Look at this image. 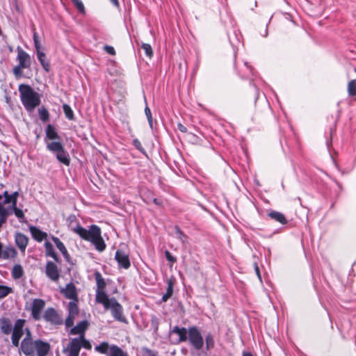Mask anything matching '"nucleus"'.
<instances>
[{
	"label": "nucleus",
	"mask_w": 356,
	"mask_h": 356,
	"mask_svg": "<svg viewBox=\"0 0 356 356\" xmlns=\"http://www.w3.org/2000/svg\"><path fill=\"white\" fill-rule=\"evenodd\" d=\"M60 140L56 129L51 124H48L45 129L44 138L47 149L55 154L59 162L68 166L70 163V156Z\"/></svg>",
	"instance_id": "1"
},
{
	"label": "nucleus",
	"mask_w": 356,
	"mask_h": 356,
	"mask_svg": "<svg viewBox=\"0 0 356 356\" xmlns=\"http://www.w3.org/2000/svg\"><path fill=\"white\" fill-rule=\"evenodd\" d=\"M74 231L81 238L91 242L98 251L102 252L105 250L106 244L102 237L101 229L97 225H92L88 229L77 226Z\"/></svg>",
	"instance_id": "2"
},
{
	"label": "nucleus",
	"mask_w": 356,
	"mask_h": 356,
	"mask_svg": "<svg viewBox=\"0 0 356 356\" xmlns=\"http://www.w3.org/2000/svg\"><path fill=\"white\" fill-rule=\"evenodd\" d=\"M20 99L28 111H32L40 104V96L31 86L21 84L19 86Z\"/></svg>",
	"instance_id": "3"
},
{
	"label": "nucleus",
	"mask_w": 356,
	"mask_h": 356,
	"mask_svg": "<svg viewBox=\"0 0 356 356\" xmlns=\"http://www.w3.org/2000/svg\"><path fill=\"white\" fill-rule=\"evenodd\" d=\"M102 304L105 309H109L113 317L118 321L126 322V318L123 315V309L122 305L114 298L108 297L104 299V302H99Z\"/></svg>",
	"instance_id": "4"
},
{
	"label": "nucleus",
	"mask_w": 356,
	"mask_h": 356,
	"mask_svg": "<svg viewBox=\"0 0 356 356\" xmlns=\"http://www.w3.org/2000/svg\"><path fill=\"white\" fill-rule=\"evenodd\" d=\"M95 350L101 354H106L108 356H127L120 348L115 345H110L106 341L96 346Z\"/></svg>",
	"instance_id": "5"
},
{
	"label": "nucleus",
	"mask_w": 356,
	"mask_h": 356,
	"mask_svg": "<svg viewBox=\"0 0 356 356\" xmlns=\"http://www.w3.org/2000/svg\"><path fill=\"white\" fill-rule=\"evenodd\" d=\"M188 339L195 349L200 350L203 347L204 339L197 327L195 326L189 327Z\"/></svg>",
	"instance_id": "6"
},
{
	"label": "nucleus",
	"mask_w": 356,
	"mask_h": 356,
	"mask_svg": "<svg viewBox=\"0 0 356 356\" xmlns=\"http://www.w3.org/2000/svg\"><path fill=\"white\" fill-rule=\"evenodd\" d=\"M95 280L97 283L96 296L95 299L97 302H104V299L108 298L106 294L104 289L106 287V282L102 275L99 272H96L95 274Z\"/></svg>",
	"instance_id": "7"
},
{
	"label": "nucleus",
	"mask_w": 356,
	"mask_h": 356,
	"mask_svg": "<svg viewBox=\"0 0 356 356\" xmlns=\"http://www.w3.org/2000/svg\"><path fill=\"white\" fill-rule=\"evenodd\" d=\"M188 330L185 327L175 326L170 332L171 340L173 343L178 344L186 341L188 339Z\"/></svg>",
	"instance_id": "8"
},
{
	"label": "nucleus",
	"mask_w": 356,
	"mask_h": 356,
	"mask_svg": "<svg viewBox=\"0 0 356 356\" xmlns=\"http://www.w3.org/2000/svg\"><path fill=\"white\" fill-rule=\"evenodd\" d=\"M21 350L26 356H34V341L31 339V332L29 330H27L26 337L21 343Z\"/></svg>",
	"instance_id": "9"
},
{
	"label": "nucleus",
	"mask_w": 356,
	"mask_h": 356,
	"mask_svg": "<svg viewBox=\"0 0 356 356\" xmlns=\"http://www.w3.org/2000/svg\"><path fill=\"white\" fill-rule=\"evenodd\" d=\"M78 300H72L67 306L68 316L65 320L66 327H72L74 324L75 316L79 314V308L77 305Z\"/></svg>",
	"instance_id": "10"
},
{
	"label": "nucleus",
	"mask_w": 356,
	"mask_h": 356,
	"mask_svg": "<svg viewBox=\"0 0 356 356\" xmlns=\"http://www.w3.org/2000/svg\"><path fill=\"white\" fill-rule=\"evenodd\" d=\"M45 307V302L40 298L33 300L31 305V315L33 319L38 321L41 318V313Z\"/></svg>",
	"instance_id": "11"
},
{
	"label": "nucleus",
	"mask_w": 356,
	"mask_h": 356,
	"mask_svg": "<svg viewBox=\"0 0 356 356\" xmlns=\"http://www.w3.org/2000/svg\"><path fill=\"white\" fill-rule=\"evenodd\" d=\"M17 60L21 67H24L26 69L29 68L31 65V58L29 54L24 51L21 47L17 48Z\"/></svg>",
	"instance_id": "12"
},
{
	"label": "nucleus",
	"mask_w": 356,
	"mask_h": 356,
	"mask_svg": "<svg viewBox=\"0 0 356 356\" xmlns=\"http://www.w3.org/2000/svg\"><path fill=\"white\" fill-rule=\"evenodd\" d=\"M44 318L54 325H60L63 323L62 318L54 308H48L44 314Z\"/></svg>",
	"instance_id": "13"
},
{
	"label": "nucleus",
	"mask_w": 356,
	"mask_h": 356,
	"mask_svg": "<svg viewBox=\"0 0 356 356\" xmlns=\"http://www.w3.org/2000/svg\"><path fill=\"white\" fill-rule=\"evenodd\" d=\"M34 347L38 356H46L50 350L49 343L42 340L34 341Z\"/></svg>",
	"instance_id": "14"
},
{
	"label": "nucleus",
	"mask_w": 356,
	"mask_h": 356,
	"mask_svg": "<svg viewBox=\"0 0 356 356\" xmlns=\"http://www.w3.org/2000/svg\"><path fill=\"white\" fill-rule=\"evenodd\" d=\"M46 275L54 282L58 281L59 272L57 266L52 261H48L46 265Z\"/></svg>",
	"instance_id": "15"
},
{
	"label": "nucleus",
	"mask_w": 356,
	"mask_h": 356,
	"mask_svg": "<svg viewBox=\"0 0 356 356\" xmlns=\"http://www.w3.org/2000/svg\"><path fill=\"white\" fill-rule=\"evenodd\" d=\"M81 350V343L76 338L72 339L67 346V356H79Z\"/></svg>",
	"instance_id": "16"
},
{
	"label": "nucleus",
	"mask_w": 356,
	"mask_h": 356,
	"mask_svg": "<svg viewBox=\"0 0 356 356\" xmlns=\"http://www.w3.org/2000/svg\"><path fill=\"white\" fill-rule=\"evenodd\" d=\"M65 298L72 300H78L77 292L75 286L72 283L67 284L65 287L60 289Z\"/></svg>",
	"instance_id": "17"
},
{
	"label": "nucleus",
	"mask_w": 356,
	"mask_h": 356,
	"mask_svg": "<svg viewBox=\"0 0 356 356\" xmlns=\"http://www.w3.org/2000/svg\"><path fill=\"white\" fill-rule=\"evenodd\" d=\"M115 258L121 267L127 269L130 266L129 256L124 252L117 250Z\"/></svg>",
	"instance_id": "18"
},
{
	"label": "nucleus",
	"mask_w": 356,
	"mask_h": 356,
	"mask_svg": "<svg viewBox=\"0 0 356 356\" xmlns=\"http://www.w3.org/2000/svg\"><path fill=\"white\" fill-rule=\"evenodd\" d=\"M29 241L28 237L22 233H17L15 235V243L22 252H24Z\"/></svg>",
	"instance_id": "19"
},
{
	"label": "nucleus",
	"mask_w": 356,
	"mask_h": 356,
	"mask_svg": "<svg viewBox=\"0 0 356 356\" xmlns=\"http://www.w3.org/2000/svg\"><path fill=\"white\" fill-rule=\"evenodd\" d=\"M24 325V321L22 319L17 320L14 325V328L13 330L12 338H16L20 339L22 337L23 332V327Z\"/></svg>",
	"instance_id": "20"
},
{
	"label": "nucleus",
	"mask_w": 356,
	"mask_h": 356,
	"mask_svg": "<svg viewBox=\"0 0 356 356\" xmlns=\"http://www.w3.org/2000/svg\"><path fill=\"white\" fill-rule=\"evenodd\" d=\"M88 325V322L86 321H83L71 329L70 334H79L80 336L84 335V332L86 330Z\"/></svg>",
	"instance_id": "21"
},
{
	"label": "nucleus",
	"mask_w": 356,
	"mask_h": 356,
	"mask_svg": "<svg viewBox=\"0 0 356 356\" xmlns=\"http://www.w3.org/2000/svg\"><path fill=\"white\" fill-rule=\"evenodd\" d=\"M12 323L10 319L7 318H0V329L1 332L5 334H8L12 331Z\"/></svg>",
	"instance_id": "22"
},
{
	"label": "nucleus",
	"mask_w": 356,
	"mask_h": 356,
	"mask_svg": "<svg viewBox=\"0 0 356 356\" xmlns=\"http://www.w3.org/2000/svg\"><path fill=\"white\" fill-rule=\"evenodd\" d=\"M31 234L34 239L40 242L47 237V234L42 232L38 228L31 226L30 227Z\"/></svg>",
	"instance_id": "23"
},
{
	"label": "nucleus",
	"mask_w": 356,
	"mask_h": 356,
	"mask_svg": "<svg viewBox=\"0 0 356 356\" xmlns=\"http://www.w3.org/2000/svg\"><path fill=\"white\" fill-rule=\"evenodd\" d=\"M268 216L275 220V221L284 225L287 222V220L284 216V215L279 211H271L268 213Z\"/></svg>",
	"instance_id": "24"
},
{
	"label": "nucleus",
	"mask_w": 356,
	"mask_h": 356,
	"mask_svg": "<svg viewBox=\"0 0 356 356\" xmlns=\"http://www.w3.org/2000/svg\"><path fill=\"white\" fill-rule=\"evenodd\" d=\"M10 215V211L8 209H6L3 204L0 203V228L4 224L8 216Z\"/></svg>",
	"instance_id": "25"
},
{
	"label": "nucleus",
	"mask_w": 356,
	"mask_h": 356,
	"mask_svg": "<svg viewBox=\"0 0 356 356\" xmlns=\"http://www.w3.org/2000/svg\"><path fill=\"white\" fill-rule=\"evenodd\" d=\"M52 241L54 242L56 248L60 250L63 255L65 257H67L68 252L63 243L61 242L58 238L54 236L52 237Z\"/></svg>",
	"instance_id": "26"
},
{
	"label": "nucleus",
	"mask_w": 356,
	"mask_h": 356,
	"mask_svg": "<svg viewBox=\"0 0 356 356\" xmlns=\"http://www.w3.org/2000/svg\"><path fill=\"white\" fill-rule=\"evenodd\" d=\"M17 252L13 248H6L4 250L2 249V257L1 259H8L15 257Z\"/></svg>",
	"instance_id": "27"
},
{
	"label": "nucleus",
	"mask_w": 356,
	"mask_h": 356,
	"mask_svg": "<svg viewBox=\"0 0 356 356\" xmlns=\"http://www.w3.org/2000/svg\"><path fill=\"white\" fill-rule=\"evenodd\" d=\"M44 248L46 254L49 257H52L54 260L58 261V257L56 252H54L52 244L49 241H46L44 243Z\"/></svg>",
	"instance_id": "28"
},
{
	"label": "nucleus",
	"mask_w": 356,
	"mask_h": 356,
	"mask_svg": "<svg viewBox=\"0 0 356 356\" xmlns=\"http://www.w3.org/2000/svg\"><path fill=\"white\" fill-rule=\"evenodd\" d=\"M24 275V270L21 265L15 264L12 269V276L15 280L19 279Z\"/></svg>",
	"instance_id": "29"
},
{
	"label": "nucleus",
	"mask_w": 356,
	"mask_h": 356,
	"mask_svg": "<svg viewBox=\"0 0 356 356\" xmlns=\"http://www.w3.org/2000/svg\"><path fill=\"white\" fill-rule=\"evenodd\" d=\"M38 59L46 71H49V63L45 61V54L41 50L36 51Z\"/></svg>",
	"instance_id": "30"
},
{
	"label": "nucleus",
	"mask_w": 356,
	"mask_h": 356,
	"mask_svg": "<svg viewBox=\"0 0 356 356\" xmlns=\"http://www.w3.org/2000/svg\"><path fill=\"white\" fill-rule=\"evenodd\" d=\"M347 90L350 96L356 95V79H353L348 82Z\"/></svg>",
	"instance_id": "31"
},
{
	"label": "nucleus",
	"mask_w": 356,
	"mask_h": 356,
	"mask_svg": "<svg viewBox=\"0 0 356 356\" xmlns=\"http://www.w3.org/2000/svg\"><path fill=\"white\" fill-rule=\"evenodd\" d=\"M172 293H173V284L170 281V282H168L167 291L162 297V300L163 302H166L172 296Z\"/></svg>",
	"instance_id": "32"
},
{
	"label": "nucleus",
	"mask_w": 356,
	"mask_h": 356,
	"mask_svg": "<svg viewBox=\"0 0 356 356\" xmlns=\"http://www.w3.org/2000/svg\"><path fill=\"white\" fill-rule=\"evenodd\" d=\"M63 111L65 113V115L66 118L69 120H73L74 119V113L72 110L71 107L67 104H64L63 106Z\"/></svg>",
	"instance_id": "33"
},
{
	"label": "nucleus",
	"mask_w": 356,
	"mask_h": 356,
	"mask_svg": "<svg viewBox=\"0 0 356 356\" xmlns=\"http://www.w3.org/2000/svg\"><path fill=\"white\" fill-rule=\"evenodd\" d=\"M11 209L14 211L15 216L19 220L20 222H22V220L24 218L23 211L17 208V205L11 206Z\"/></svg>",
	"instance_id": "34"
},
{
	"label": "nucleus",
	"mask_w": 356,
	"mask_h": 356,
	"mask_svg": "<svg viewBox=\"0 0 356 356\" xmlns=\"http://www.w3.org/2000/svg\"><path fill=\"white\" fill-rule=\"evenodd\" d=\"M175 236L179 239L182 243H185L187 239V236L181 232L178 227H175Z\"/></svg>",
	"instance_id": "35"
},
{
	"label": "nucleus",
	"mask_w": 356,
	"mask_h": 356,
	"mask_svg": "<svg viewBox=\"0 0 356 356\" xmlns=\"http://www.w3.org/2000/svg\"><path fill=\"white\" fill-rule=\"evenodd\" d=\"M141 48L145 51V55L148 58H150L152 57V56H153V50L152 49V47L149 44L143 43L142 45H141Z\"/></svg>",
	"instance_id": "36"
},
{
	"label": "nucleus",
	"mask_w": 356,
	"mask_h": 356,
	"mask_svg": "<svg viewBox=\"0 0 356 356\" xmlns=\"http://www.w3.org/2000/svg\"><path fill=\"white\" fill-rule=\"evenodd\" d=\"M38 113L40 118L42 121L46 122L49 119V112L44 108H40L38 109Z\"/></svg>",
	"instance_id": "37"
},
{
	"label": "nucleus",
	"mask_w": 356,
	"mask_h": 356,
	"mask_svg": "<svg viewBox=\"0 0 356 356\" xmlns=\"http://www.w3.org/2000/svg\"><path fill=\"white\" fill-rule=\"evenodd\" d=\"M79 340V343H81V348L83 347L86 349L90 350L91 348V344L87 339H85L84 335L80 336L79 338H77Z\"/></svg>",
	"instance_id": "38"
},
{
	"label": "nucleus",
	"mask_w": 356,
	"mask_h": 356,
	"mask_svg": "<svg viewBox=\"0 0 356 356\" xmlns=\"http://www.w3.org/2000/svg\"><path fill=\"white\" fill-rule=\"evenodd\" d=\"M72 1L80 13L85 14V7L81 0H72Z\"/></svg>",
	"instance_id": "39"
},
{
	"label": "nucleus",
	"mask_w": 356,
	"mask_h": 356,
	"mask_svg": "<svg viewBox=\"0 0 356 356\" xmlns=\"http://www.w3.org/2000/svg\"><path fill=\"white\" fill-rule=\"evenodd\" d=\"M12 289L8 286L0 285V298H3L8 296Z\"/></svg>",
	"instance_id": "40"
},
{
	"label": "nucleus",
	"mask_w": 356,
	"mask_h": 356,
	"mask_svg": "<svg viewBox=\"0 0 356 356\" xmlns=\"http://www.w3.org/2000/svg\"><path fill=\"white\" fill-rule=\"evenodd\" d=\"M205 341L207 349H210L211 348L213 347L214 340L211 334H208L206 336Z\"/></svg>",
	"instance_id": "41"
},
{
	"label": "nucleus",
	"mask_w": 356,
	"mask_h": 356,
	"mask_svg": "<svg viewBox=\"0 0 356 356\" xmlns=\"http://www.w3.org/2000/svg\"><path fill=\"white\" fill-rule=\"evenodd\" d=\"M145 113L147 118V120H148L150 127L152 128V116L151 111L147 106H145Z\"/></svg>",
	"instance_id": "42"
},
{
	"label": "nucleus",
	"mask_w": 356,
	"mask_h": 356,
	"mask_svg": "<svg viewBox=\"0 0 356 356\" xmlns=\"http://www.w3.org/2000/svg\"><path fill=\"white\" fill-rule=\"evenodd\" d=\"M26 69L24 67H21L19 65H17L13 68V74L16 77L22 76V70Z\"/></svg>",
	"instance_id": "43"
},
{
	"label": "nucleus",
	"mask_w": 356,
	"mask_h": 356,
	"mask_svg": "<svg viewBox=\"0 0 356 356\" xmlns=\"http://www.w3.org/2000/svg\"><path fill=\"white\" fill-rule=\"evenodd\" d=\"M18 196H19V193L17 192V191L14 192L12 194H10V203H11V206L17 205V201Z\"/></svg>",
	"instance_id": "44"
},
{
	"label": "nucleus",
	"mask_w": 356,
	"mask_h": 356,
	"mask_svg": "<svg viewBox=\"0 0 356 356\" xmlns=\"http://www.w3.org/2000/svg\"><path fill=\"white\" fill-rule=\"evenodd\" d=\"M33 41L36 51L40 50L41 46L38 40V34L36 33H34L33 34Z\"/></svg>",
	"instance_id": "45"
},
{
	"label": "nucleus",
	"mask_w": 356,
	"mask_h": 356,
	"mask_svg": "<svg viewBox=\"0 0 356 356\" xmlns=\"http://www.w3.org/2000/svg\"><path fill=\"white\" fill-rule=\"evenodd\" d=\"M3 195L4 197L3 204H10V194H9L7 191H6L3 192Z\"/></svg>",
	"instance_id": "46"
},
{
	"label": "nucleus",
	"mask_w": 356,
	"mask_h": 356,
	"mask_svg": "<svg viewBox=\"0 0 356 356\" xmlns=\"http://www.w3.org/2000/svg\"><path fill=\"white\" fill-rule=\"evenodd\" d=\"M133 144L136 147L137 149L140 150V152L143 151V146L138 139H134L133 140Z\"/></svg>",
	"instance_id": "47"
},
{
	"label": "nucleus",
	"mask_w": 356,
	"mask_h": 356,
	"mask_svg": "<svg viewBox=\"0 0 356 356\" xmlns=\"http://www.w3.org/2000/svg\"><path fill=\"white\" fill-rule=\"evenodd\" d=\"M165 255L168 261L172 263H175L176 261V259L170 254L169 251H165Z\"/></svg>",
	"instance_id": "48"
},
{
	"label": "nucleus",
	"mask_w": 356,
	"mask_h": 356,
	"mask_svg": "<svg viewBox=\"0 0 356 356\" xmlns=\"http://www.w3.org/2000/svg\"><path fill=\"white\" fill-rule=\"evenodd\" d=\"M104 50L109 54L111 55H115V51L114 49V48L111 46H108V45H106L104 47Z\"/></svg>",
	"instance_id": "49"
},
{
	"label": "nucleus",
	"mask_w": 356,
	"mask_h": 356,
	"mask_svg": "<svg viewBox=\"0 0 356 356\" xmlns=\"http://www.w3.org/2000/svg\"><path fill=\"white\" fill-rule=\"evenodd\" d=\"M254 270H255V273L257 274V276L258 279L261 282L262 280H261V276L260 270H259V266H258V265L257 264H254Z\"/></svg>",
	"instance_id": "50"
},
{
	"label": "nucleus",
	"mask_w": 356,
	"mask_h": 356,
	"mask_svg": "<svg viewBox=\"0 0 356 356\" xmlns=\"http://www.w3.org/2000/svg\"><path fill=\"white\" fill-rule=\"evenodd\" d=\"M177 127H178V129L183 133H186L187 131L186 127L185 126H184L183 124H181V123L178 124Z\"/></svg>",
	"instance_id": "51"
},
{
	"label": "nucleus",
	"mask_w": 356,
	"mask_h": 356,
	"mask_svg": "<svg viewBox=\"0 0 356 356\" xmlns=\"http://www.w3.org/2000/svg\"><path fill=\"white\" fill-rule=\"evenodd\" d=\"M19 340L20 339H16V338H12V343L14 346L15 347H17L19 346Z\"/></svg>",
	"instance_id": "52"
},
{
	"label": "nucleus",
	"mask_w": 356,
	"mask_h": 356,
	"mask_svg": "<svg viewBox=\"0 0 356 356\" xmlns=\"http://www.w3.org/2000/svg\"><path fill=\"white\" fill-rule=\"evenodd\" d=\"M110 1L113 4V6H115V7H118L119 6L118 0H110Z\"/></svg>",
	"instance_id": "53"
},
{
	"label": "nucleus",
	"mask_w": 356,
	"mask_h": 356,
	"mask_svg": "<svg viewBox=\"0 0 356 356\" xmlns=\"http://www.w3.org/2000/svg\"><path fill=\"white\" fill-rule=\"evenodd\" d=\"M243 356H253L250 353L243 352Z\"/></svg>",
	"instance_id": "54"
},
{
	"label": "nucleus",
	"mask_w": 356,
	"mask_h": 356,
	"mask_svg": "<svg viewBox=\"0 0 356 356\" xmlns=\"http://www.w3.org/2000/svg\"><path fill=\"white\" fill-rule=\"evenodd\" d=\"M1 252H2V245L0 243V259H1V257H2Z\"/></svg>",
	"instance_id": "55"
},
{
	"label": "nucleus",
	"mask_w": 356,
	"mask_h": 356,
	"mask_svg": "<svg viewBox=\"0 0 356 356\" xmlns=\"http://www.w3.org/2000/svg\"><path fill=\"white\" fill-rule=\"evenodd\" d=\"M154 202L156 204H160L159 200L156 198L154 199Z\"/></svg>",
	"instance_id": "56"
},
{
	"label": "nucleus",
	"mask_w": 356,
	"mask_h": 356,
	"mask_svg": "<svg viewBox=\"0 0 356 356\" xmlns=\"http://www.w3.org/2000/svg\"><path fill=\"white\" fill-rule=\"evenodd\" d=\"M1 198H2V196L0 195V200H1Z\"/></svg>",
	"instance_id": "57"
},
{
	"label": "nucleus",
	"mask_w": 356,
	"mask_h": 356,
	"mask_svg": "<svg viewBox=\"0 0 356 356\" xmlns=\"http://www.w3.org/2000/svg\"><path fill=\"white\" fill-rule=\"evenodd\" d=\"M151 356H156V355H151Z\"/></svg>",
	"instance_id": "58"
}]
</instances>
